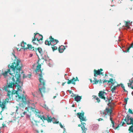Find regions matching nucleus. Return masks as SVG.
I'll return each mask as SVG.
<instances>
[{"label":"nucleus","mask_w":133,"mask_h":133,"mask_svg":"<svg viewBox=\"0 0 133 133\" xmlns=\"http://www.w3.org/2000/svg\"><path fill=\"white\" fill-rule=\"evenodd\" d=\"M8 67L12 70L14 73L11 77L7 78V83L6 89H9V88L13 89L14 86L19 85H23V83L21 81L20 71L23 66L22 64L19 59H15L14 62L11 66L9 65Z\"/></svg>","instance_id":"obj_1"},{"label":"nucleus","mask_w":133,"mask_h":133,"mask_svg":"<svg viewBox=\"0 0 133 133\" xmlns=\"http://www.w3.org/2000/svg\"><path fill=\"white\" fill-rule=\"evenodd\" d=\"M23 85H16L14 86L17 89V91H15L14 90L13 87V89H11L10 90L9 88L7 90L5 88L4 89L8 91L7 96L9 97V98H13V96L14 95H16L15 96L16 97V99L19 101H21L22 102V104L26 105V104H29L30 102L29 101H27L26 99V97L24 96V91L23 90V89L22 88L21 86Z\"/></svg>","instance_id":"obj_2"},{"label":"nucleus","mask_w":133,"mask_h":133,"mask_svg":"<svg viewBox=\"0 0 133 133\" xmlns=\"http://www.w3.org/2000/svg\"><path fill=\"white\" fill-rule=\"evenodd\" d=\"M41 60H38L37 62L38 65L37 66L36 69V72H39L40 71L41 73L39 74V76L40 77L39 80L40 83L39 86V90L41 94V96L43 97V94L45 92V81L43 79V78L42 70L41 69V65L39 63V62Z\"/></svg>","instance_id":"obj_3"},{"label":"nucleus","mask_w":133,"mask_h":133,"mask_svg":"<svg viewBox=\"0 0 133 133\" xmlns=\"http://www.w3.org/2000/svg\"><path fill=\"white\" fill-rule=\"evenodd\" d=\"M84 113L83 112L81 113L78 112L77 113V117L80 119V121L81 122V124H79L78 126L81 127L82 130V133H86V131L88 130L87 128L85 127L86 123L82 122L83 121H86L87 120L86 117L84 116Z\"/></svg>","instance_id":"obj_4"},{"label":"nucleus","mask_w":133,"mask_h":133,"mask_svg":"<svg viewBox=\"0 0 133 133\" xmlns=\"http://www.w3.org/2000/svg\"><path fill=\"white\" fill-rule=\"evenodd\" d=\"M58 42V40L54 39L51 36H50L49 37V39L45 40V43L46 45H51L52 46H54Z\"/></svg>","instance_id":"obj_5"},{"label":"nucleus","mask_w":133,"mask_h":133,"mask_svg":"<svg viewBox=\"0 0 133 133\" xmlns=\"http://www.w3.org/2000/svg\"><path fill=\"white\" fill-rule=\"evenodd\" d=\"M41 118L43 122L45 120H46L48 123H51L53 122L54 124H58L59 122V121L53 122V119H55V118L54 117L52 118L51 116H49L48 115L47 116V117H45L43 115Z\"/></svg>","instance_id":"obj_6"},{"label":"nucleus","mask_w":133,"mask_h":133,"mask_svg":"<svg viewBox=\"0 0 133 133\" xmlns=\"http://www.w3.org/2000/svg\"><path fill=\"white\" fill-rule=\"evenodd\" d=\"M124 121L127 125H129L133 124V118L130 116V115L127 114Z\"/></svg>","instance_id":"obj_7"},{"label":"nucleus","mask_w":133,"mask_h":133,"mask_svg":"<svg viewBox=\"0 0 133 133\" xmlns=\"http://www.w3.org/2000/svg\"><path fill=\"white\" fill-rule=\"evenodd\" d=\"M32 111L35 114L36 116L38 117L39 118H40L42 120V117H43V116H41L40 113L39 112V111L36 109L35 108H33L32 107H30V115H31V112Z\"/></svg>","instance_id":"obj_8"},{"label":"nucleus","mask_w":133,"mask_h":133,"mask_svg":"<svg viewBox=\"0 0 133 133\" xmlns=\"http://www.w3.org/2000/svg\"><path fill=\"white\" fill-rule=\"evenodd\" d=\"M8 98H6L4 101L3 102H1L0 101V107L2 108V111H3L5 108V105L8 103L9 101V100H11L12 98H9V97Z\"/></svg>","instance_id":"obj_9"},{"label":"nucleus","mask_w":133,"mask_h":133,"mask_svg":"<svg viewBox=\"0 0 133 133\" xmlns=\"http://www.w3.org/2000/svg\"><path fill=\"white\" fill-rule=\"evenodd\" d=\"M35 37L32 38V42L34 45L38 46L39 44H41L42 42L39 41L38 38H36Z\"/></svg>","instance_id":"obj_10"},{"label":"nucleus","mask_w":133,"mask_h":133,"mask_svg":"<svg viewBox=\"0 0 133 133\" xmlns=\"http://www.w3.org/2000/svg\"><path fill=\"white\" fill-rule=\"evenodd\" d=\"M31 122L32 124V127L34 130H36V127L38 126L39 125V122L38 121H35V120L32 119L31 120Z\"/></svg>","instance_id":"obj_11"},{"label":"nucleus","mask_w":133,"mask_h":133,"mask_svg":"<svg viewBox=\"0 0 133 133\" xmlns=\"http://www.w3.org/2000/svg\"><path fill=\"white\" fill-rule=\"evenodd\" d=\"M103 71V70L102 69H100L98 70L94 69V74L95 77L96 78L97 75H102L103 76V73L102 72V71Z\"/></svg>","instance_id":"obj_12"},{"label":"nucleus","mask_w":133,"mask_h":133,"mask_svg":"<svg viewBox=\"0 0 133 133\" xmlns=\"http://www.w3.org/2000/svg\"><path fill=\"white\" fill-rule=\"evenodd\" d=\"M68 81L67 82V83L68 84L72 83L75 85L76 84L75 82L77 81H79V80L78 79V78L77 77H76V79H75L74 77H73L72 79L70 80H69L68 79Z\"/></svg>","instance_id":"obj_13"},{"label":"nucleus","mask_w":133,"mask_h":133,"mask_svg":"<svg viewBox=\"0 0 133 133\" xmlns=\"http://www.w3.org/2000/svg\"><path fill=\"white\" fill-rule=\"evenodd\" d=\"M34 51L35 52L36 55L38 56V53H39V54H41L42 56L43 55V52L42 49L40 47H38L37 48H35Z\"/></svg>","instance_id":"obj_14"},{"label":"nucleus","mask_w":133,"mask_h":133,"mask_svg":"<svg viewBox=\"0 0 133 133\" xmlns=\"http://www.w3.org/2000/svg\"><path fill=\"white\" fill-rule=\"evenodd\" d=\"M106 94V93L105 92L103 91H101L99 92L98 96L101 98L103 99L104 100H105L106 98L104 97V96Z\"/></svg>","instance_id":"obj_15"},{"label":"nucleus","mask_w":133,"mask_h":133,"mask_svg":"<svg viewBox=\"0 0 133 133\" xmlns=\"http://www.w3.org/2000/svg\"><path fill=\"white\" fill-rule=\"evenodd\" d=\"M34 37L35 36V37L36 38H38V40H39V41H41L43 40V36L42 35L38 33H34Z\"/></svg>","instance_id":"obj_16"},{"label":"nucleus","mask_w":133,"mask_h":133,"mask_svg":"<svg viewBox=\"0 0 133 133\" xmlns=\"http://www.w3.org/2000/svg\"><path fill=\"white\" fill-rule=\"evenodd\" d=\"M94 83H92L93 84H97L98 83H103L102 82L103 81H102L101 79H100L99 80H97V79L96 78L94 77Z\"/></svg>","instance_id":"obj_17"},{"label":"nucleus","mask_w":133,"mask_h":133,"mask_svg":"<svg viewBox=\"0 0 133 133\" xmlns=\"http://www.w3.org/2000/svg\"><path fill=\"white\" fill-rule=\"evenodd\" d=\"M11 71L10 69H7V71H5V72L2 73V75L5 77H6L7 76L8 73H9L10 75H12L13 74V73L11 72Z\"/></svg>","instance_id":"obj_18"},{"label":"nucleus","mask_w":133,"mask_h":133,"mask_svg":"<svg viewBox=\"0 0 133 133\" xmlns=\"http://www.w3.org/2000/svg\"><path fill=\"white\" fill-rule=\"evenodd\" d=\"M21 45L22 47V49L25 50L27 49L28 44H26V43L24 42L23 41L21 43Z\"/></svg>","instance_id":"obj_19"},{"label":"nucleus","mask_w":133,"mask_h":133,"mask_svg":"<svg viewBox=\"0 0 133 133\" xmlns=\"http://www.w3.org/2000/svg\"><path fill=\"white\" fill-rule=\"evenodd\" d=\"M74 96L75 100L77 102L80 101L82 98V96H80L78 95L76 96L75 95H74Z\"/></svg>","instance_id":"obj_20"},{"label":"nucleus","mask_w":133,"mask_h":133,"mask_svg":"<svg viewBox=\"0 0 133 133\" xmlns=\"http://www.w3.org/2000/svg\"><path fill=\"white\" fill-rule=\"evenodd\" d=\"M65 49V46L63 45H61L58 48L59 52L60 53H62Z\"/></svg>","instance_id":"obj_21"},{"label":"nucleus","mask_w":133,"mask_h":133,"mask_svg":"<svg viewBox=\"0 0 133 133\" xmlns=\"http://www.w3.org/2000/svg\"><path fill=\"white\" fill-rule=\"evenodd\" d=\"M130 82L128 83V87H130L131 88L133 89V80L131 81L129 80Z\"/></svg>","instance_id":"obj_22"},{"label":"nucleus","mask_w":133,"mask_h":133,"mask_svg":"<svg viewBox=\"0 0 133 133\" xmlns=\"http://www.w3.org/2000/svg\"><path fill=\"white\" fill-rule=\"evenodd\" d=\"M28 49L30 50H32L34 51V49H35L34 47H33L31 45H30L29 44H28L27 47V49Z\"/></svg>","instance_id":"obj_23"},{"label":"nucleus","mask_w":133,"mask_h":133,"mask_svg":"<svg viewBox=\"0 0 133 133\" xmlns=\"http://www.w3.org/2000/svg\"><path fill=\"white\" fill-rule=\"evenodd\" d=\"M92 129L94 130H95L97 129L99 127V125L97 124H94L92 125Z\"/></svg>","instance_id":"obj_24"},{"label":"nucleus","mask_w":133,"mask_h":133,"mask_svg":"<svg viewBox=\"0 0 133 133\" xmlns=\"http://www.w3.org/2000/svg\"><path fill=\"white\" fill-rule=\"evenodd\" d=\"M105 110L107 112L108 114H109L110 115L112 113V110L111 109H109L108 108H106Z\"/></svg>","instance_id":"obj_25"},{"label":"nucleus","mask_w":133,"mask_h":133,"mask_svg":"<svg viewBox=\"0 0 133 133\" xmlns=\"http://www.w3.org/2000/svg\"><path fill=\"white\" fill-rule=\"evenodd\" d=\"M133 46V43H132L130 46L129 47V48H128L127 50H126L125 51H124V52H129V50L131 48H132Z\"/></svg>","instance_id":"obj_26"},{"label":"nucleus","mask_w":133,"mask_h":133,"mask_svg":"<svg viewBox=\"0 0 133 133\" xmlns=\"http://www.w3.org/2000/svg\"><path fill=\"white\" fill-rule=\"evenodd\" d=\"M120 85L117 84L116 86H114V87L112 88L111 89V91L112 93H113L114 92V91H115L116 89V88L118 86H119Z\"/></svg>","instance_id":"obj_27"},{"label":"nucleus","mask_w":133,"mask_h":133,"mask_svg":"<svg viewBox=\"0 0 133 133\" xmlns=\"http://www.w3.org/2000/svg\"><path fill=\"white\" fill-rule=\"evenodd\" d=\"M113 79L112 78H110L109 80L108 81V83H111V84L112 85L114 84V83L113 82Z\"/></svg>","instance_id":"obj_28"},{"label":"nucleus","mask_w":133,"mask_h":133,"mask_svg":"<svg viewBox=\"0 0 133 133\" xmlns=\"http://www.w3.org/2000/svg\"><path fill=\"white\" fill-rule=\"evenodd\" d=\"M31 76V74H29L27 76H25L24 74L23 75V78H25L29 77L30 78Z\"/></svg>","instance_id":"obj_29"},{"label":"nucleus","mask_w":133,"mask_h":133,"mask_svg":"<svg viewBox=\"0 0 133 133\" xmlns=\"http://www.w3.org/2000/svg\"><path fill=\"white\" fill-rule=\"evenodd\" d=\"M51 48L52 49V50L53 51H54L55 50H56L57 49V48L56 46H52Z\"/></svg>","instance_id":"obj_30"},{"label":"nucleus","mask_w":133,"mask_h":133,"mask_svg":"<svg viewBox=\"0 0 133 133\" xmlns=\"http://www.w3.org/2000/svg\"><path fill=\"white\" fill-rule=\"evenodd\" d=\"M125 26L128 27H129V26L128 24V23H129V22H125Z\"/></svg>","instance_id":"obj_31"},{"label":"nucleus","mask_w":133,"mask_h":133,"mask_svg":"<svg viewBox=\"0 0 133 133\" xmlns=\"http://www.w3.org/2000/svg\"><path fill=\"white\" fill-rule=\"evenodd\" d=\"M26 112L25 111H24L23 112L22 114H21L20 115L21 116V117H23L25 115Z\"/></svg>","instance_id":"obj_32"},{"label":"nucleus","mask_w":133,"mask_h":133,"mask_svg":"<svg viewBox=\"0 0 133 133\" xmlns=\"http://www.w3.org/2000/svg\"><path fill=\"white\" fill-rule=\"evenodd\" d=\"M128 112L130 113L131 114H133V112H132V110L130 108L129 109H128Z\"/></svg>","instance_id":"obj_33"},{"label":"nucleus","mask_w":133,"mask_h":133,"mask_svg":"<svg viewBox=\"0 0 133 133\" xmlns=\"http://www.w3.org/2000/svg\"><path fill=\"white\" fill-rule=\"evenodd\" d=\"M108 101L109 103H110L111 102L112 100L111 99V97H110V98L108 99Z\"/></svg>","instance_id":"obj_34"},{"label":"nucleus","mask_w":133,"mask_h":133,"mask_svg":"<svg viewBox=\"0 0 133 133\" xmlns=\"http://www.w3.org/2000/svg\"><path fill=\"white\" fill-rule=\"evenodd\" d=\"M100 114L101 115H106L107 114H105V113L104 112V111H100Z\"/></svg>","instance_id":"obj_35"},{"label":"nucleus","mask_w":133,"mask_h":133,"mask_svg":"<svg viewBox=\"0 0 133 133\" xmlns=\"http://www.w3.org/2000/svg\"><path fill=\"white\" fill-rule=\"evenodd\" d=\"M129 99L128 98H125L124 99V102H126V104H127V102L128 101V100Z\"/></svg>","instance_id":"obj_36"},{"label":"nucleus","mask_w":133,"mask_h":133,"mask_svg":"<svg viewBox=\"0 0 133 133\" xmlns=\"http://www.w3.org/2000/svg\"><path fill=\"white\" fill-rule=\"evenodd\" d=\"M96 99L97 101V102L98 103H99L100 101V100L98 97H96Z\"/></svg>","instance_id":"obj_37"},{"label":"nucleus","mask_w":133,"mask_h":133,"mask_svg":"<svg viewBox=\"0 0 133 133\" xmlns=\"http://www.w3.org/2000/svg\"><path fill=\"white\" fill-rule=\"evenodd\" d=\"M109 80H104L103 82V83H105L108 82V83Z\"/></svg>","instance_id":"obj_38"},{"label":"nucleus","mask_w":133,"mask_h":133,"mask_svg":"<svg viewBox=\"0 0 133 133\" xmlns=\"http://www.w3.org/2000/svg\"><path fill=\"white\" fill-rule=\"evenodd\" d=\"M98 120L99 121H102L103 120V119H102V118H99V119H98Z\"/></svg>","instance_id":"obj_39"},{"label":"nucleus","mask_w":133,"mask_h":133,"mask_svg":"<svg viewBox=\"0 0 133 133\" xmlns=\"http://www.w3.org/2000/svg\"><path fill=\"white\" fill-rule=\"evenodd\" d=\"M59 125L61 128H63V126L62 125L61 123H59Z\"/></svg>","instance_id":"obj_40"},{"label":"nucleus","mask_w":133,"mask_h":133,"mask_svg":"<svg viewBox=\"0 0 133 133\" xmlns=\"http://www.w3.org/2000/svg\"><path fill=\"white\" fill-rule=\"evenodd\" d=\"M120 85H121V87L123 88H124V85L122 84H120Z\"/></svg>","instance_id":"obj_41"},{"label":"nucleus","mask_w":133,"mask_h":133,"mask_svg":"<svg viewBox=\"0 0 133 133\" xmlns=\"http://www.w3.org/2000/svg\"><path fill=\"white\" fill-rule=\"evenodd\" d=\"M89 80H90V82L91 83H92L93 82H94V81H92V80L91 79H90Z\"/></svg>","instance_id":"obj_42"},{"label":"nucleus","mask_w":133,"mask_h":133,"mask_svg":"<svg viewBox=\"0 0 133 133\" xmlns=\"http://www.w3.org/2000/svg\"><path fill=\"white\" fill-rule=\"evenodd\" d=\"M35 130L36 131V132L35 133H39V132L37 130Z\"/></svg>","instance_id":"obj_43"},{"label":"nucleus","mask_w":133,"mask_h":133,"mask_svg":"<svg viewBox=\"0 0 133 133\" xmlns=\"http://www.w3.org/2000/svg\"><path fill=\"white\" fill-rule=\"evenodd\" d=\"M125 124V123H124V122H122V126H123V125Z\"/></svg>","instance_id":"obj_44"},{"label":"nucleus","mask_w":133,"mask_h":133,"mask_svg":"<svg viewBox=\"0 0 133 133\" xmlns=\"http://www.w3.org/2000/svg\"><path fill=\"white\" fill-rule=\"evenodd\" d=\"M65 83H66V82H65L64 83H63L62 84V86L64 85Z\"/></svg>","instance_id":"obj_45"},{"label":"nucleus","mask_w":133,"mask_h":133,"mask_svg":"<svg viewBox=\"0 0 133 133\" xmlns=\"http://www.w3.org/2000/svg\"><path fill=\"white\" fill-rule=\"evenodd\" d=\"M109 75L110 76H111L113 77V75L111 74Z\"/></svg>","instance_id":"obj_46"},{"label":"nucleus","mask_w":133,"mask_h":133,"mask_svg":"<svg viewBox=\"0 0 133 133\" xmlns=\"http://www.w3.org/2000/svg\"><path fill=\"white\" fill-rule=\"evenodd\" d=\"M123 90H124V91H125V92H127V90H125V88H123Z\"/></svg>","instance_id":"obj_47"},{"label":"nucleus","mask_w":133,"mask_h":133,"mask_svg":"<svg viewBox=\"0 0 133 133\" xmlns=\"http://www.w3.org/2000/svg\"><path fill=\"white\" fill-rule=\"evenodd\" d=\"M110 121H113L112 120V118H111V116L110 117Z\"/></svg>","instance_id":"obj_48"},{"label":"nucleus","mask_w":133,"mask_h":133,"mask_svg":"<svg viewBox=\"0 0 133 133\" xmlns=\"http://www.w3.org/2000/svg\"><path fill=\"white\" fill-rule=\"evenodd\" d=\"M111 123H112V124H114V122L113 121H112Z\"/></svg>","instance_id":"obj_49"},{"label":"nucleus","mask_w":133,"mask_h":133,"mask_svg":"<svg viewBox=\"0 0 133 133\" xmlns=\"http://www.w3.org/2000/svg\"><path fill=\"white\" fill-rule=\"evenodd\" d=\"M21 49H19V48H17V50L18 51H20L21 50Z\"/></svg>","instance_id":"obj_50"},{"label":"nucleus","mask_w":133,"mask_h":133,"mask_svg":"<svg viewBox=\"0 0 133 133\" xmlns=\"http://www.w3.org/2000/svg\"><path fill=\"white\" fill-rule=\"evenodd\" d=\"M93 97L94 98H95L96 97V96H93Z\"/></svg>","instance_id":"obj_51"},{"label":"nucleus","mask_w":133,"mask_h":133,"mask_svg":"<svg viewBox=\"0 0 133 133\" xmlns=\"http://www.w3.org/2000/svg\"><path fill=\"white\" fill-rule=\"evenodd\" d=\"M43 105H44V107L45 108V107H46V105L44 104Z\"/></svg>","instance_id":"obj_52"},{"label":"nucleus","mask_w":133,"mask_h":133,"mask_svg":"<svg viewBox=\"0 0 133 133\" xmlns=\"http://www.w3.org/2000/svg\"><path fill=\"white\" fill-rule=\"evenodd\" d=\"M17 107V110H16V111L17 112H17V111H18V107Z\"/></svg>","instance_id":"obj_53"},{"label":"nucleus","mask_w":133,"mask_h":133,"mask_svg":"<svg viewBox=\"0 0 133 133\" xmlns=\"http://www.w3.org/2000/svg\"><path fill=\"white\" fill-rule=\"evenodd\" d=\"M112 127H114V124H112Z\"/></svg>","instance_id":"obj_54"},{"label":"nucleus","mask_w":133,"mask_h":133,"mask_svg":"<svg viewBox=\"0 0 133 133\" xmlns=\"http://www.w3.org/2000/svg\"><path fill=\"white\" fill-rule=\"evenodd\" d=\"M56 96H54V97H53V98H56Z\"/></svg>","instance_id":"obj_55"},{"label":"nucleus","mask_w":133,"mask_h":133,"mask_svg":"<svg viewBox=\"0 0 133 133\" xmlns=\"http://www.w3.org/2000/svg\"><path fill=\"white\" fill-rule=\"evenodd\" d=\"M30 57H31L32 56V54H30Z\"/></svg>","instance_id":"obj_56"},{"label":"nucleus","mask_w":133,"mask_h":133,"mask_svg":"<svg viewBox=\"0 0 133 133\" xmlns=\"http://www.w3.org/2000/svg\"><path fill=\"white\" fill-rule=\"evenodd\" d=\"M107 74L106 73V74H105V76H107Z\"/></svg>","instance_id":"obj_57"},{"label":"nucleus","mask_w":133,"mask_h":133,"mask_svg":"<svg viewBox=\"0 0 133 133\" xmlns=\"http://www.w3.org/2000/svg\"><path fill=\"white\" fill-rule=\"evenodd\" d=\"M119 127V125H118L116 128L117 129Z\"/></svg>","instance_id":"obj_58"},{"label":"nucleus","mask_w":133,"mask_h":133,"mask_svg":"<svg viewBox=\"0 0 133 133\" xmlns=\"http://www.w3.org/2000/svg\"><path fill=\"white\" fill-rule=\"evenodd\" d=\"M131 94L133 96V91L132 92Z\"/></svg>","instance_id":"obj_59"},{"label":"nucleus","mask_w":133,"mask_h":133,"mask_svg":"<svg viewBox=\"0 0 133 133\" xmlns=\"http://www.w3.org/2000/svg\"><path fill=\"white\" fill-rule=\"evenodd\" d=\"M74 105H72V107H74Z\"/></svg>","instance_id":"obj_60"},{"label":"nucleus","mask_w":133,"mask_h":133,"mask_svg":"<svg viewBox=\"0 0 133 133\" xmlns=\"http://www.w3.org/2000/svg\"><path fill=\"white\" fill-rule=\"evenodd\" d=\"M105 101H106V102H107V100H105Z\"/></svg>","instance_id":"obj_61"},{"label":"nucleus","mask_w":133,"mask_h":133,"mask_svg":"<svg viewBox=\"0 0 133 133\" xmlns=\"http://www.w3.org/2000/svg\"><path fill=\"white\" fill-rule=\"evenodd\" d=\"M23 72V71H22V72H21V73H22Z\"/></svg>","instance_id":"obj_62"},{"label":"nucleus","mask_w":133,"mask_h":133,"mask_svg":"<svg viewBox=\"0 0 133 133\" xmlns=\"http://www.w3.org/2000/svg\"><path fill=\"white\" fill-rule=\"evenodd\" d=\"M2 112V111L1 112H0V114H1V112Z\"/></svg>","instance_id":"obj_63"},{"label":"nucleus","mask_w":133,"mask_h":133,"mask_svg":"<svg viewBox=\"0 0 133 133\" xmlns=\"http://www.w3.org/2000/svg\"><path fill=\"white\" fill-rule=\"evenodd\" d=\"M42 131V132L43 131Z\"/></svg>","instance_id":"obj_64"}]
</instances>
